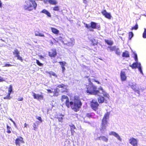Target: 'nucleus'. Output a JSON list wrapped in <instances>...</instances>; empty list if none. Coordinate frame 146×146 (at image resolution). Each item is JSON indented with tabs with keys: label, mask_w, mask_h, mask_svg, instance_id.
Here are the masks:
<instances>
[{
	"label": "nucleus",
	"mask_w": 146,
	"mask_h": 146,
	"mask_svg": "<svg viewBox=\"0 0 146 146\" xmlns=\"http://www.w3.org/2000/svg\"><path fill=\"white\" fill-rule=\"evenodd\" d=\"M134 59L136 61H137V55L136 54H134Z\"/></svg>",
	"instance_id": "nucleus-50"
},
{
	"label": "nucleus",
	"mask_w": 146,
	"mask_h": 146,
	"mask_svg": "<svg viewBox=\"0 0 146 146\" xmlns=\"http://www.w3.org/2000/svg\"><path fill=\"white\" fill-rule=\"evenodd\" d=\"M120 77L121 81L122 82L125 81L127 79V76H126L125 72L123 70H121V71Z\"/></svg>",
	"instance_id": "nucleus-11"
},
{
	"label": "nucleus",
	"mask_w": 146,
	"mask_h": 146,
	"mask_svg": "<svg viewBox=\"0 0 146 146\" xmlns=\"http://www.w3.org/2000/svg\"><path fill=\"white\" fill-rule=\"evenodd\" d=\"M93 80L94 81V82H97L98 84H100V82L98 81H97V80H96L95 79H93Z\"/></svg>",
	"instance_id": "nucleus-57"
},
{
	"label": "nucleus",
	"mask_w": 146,
	"mask_h": 146,
	"mask_svg": "<svg viewBox=\"0 0 146 146\" xmlns=\"http://www.w3.org/2000/svg\"><path fill=\"white\" fill-rule=\"evenodd\" d=\"M23 100V97H20L17 99V100L18 101H21Z\"/></svg>",
	"instance_id": "nucleus-47"
},
{
	"label": "nucleus",
	"mask_w": 146,
	"mask_h": 146,
	"mask_svg": "<svg viewBox=\"0 0 146 146\" xmlns=\"http://www.w3.org/2000/svg\"><path fill=\"white\" fill-rule=\"evenodd\" d=\"M67 86H68L67 85H65L64 84H59L57 86V87L59 88H61L64 89V90L62 91V93L68 92V90L67 89Z\"/></svg>",
	"instance_id": "nucleus-14"
},
{
	"label": "nucleus",
	"mask_w": 146,
	"mask_h": 146,
	"mask_svg": "<svg viewBox=\"0 0 146 146\" xmlns=\"http://www.w3.org/2000/svg\"><path fill=\"white\" fill-rule=\"evenodd\" d=\"M36 62L37 64L40 66H43V64L40 63L38 60H36Z\"/></svg>",
	"instance_id": "nucleus-38"
},
{
	"label": "nucleus",
	"mask_w": 146,
	"mask_h": 146,
	"mask_svg": "<svg viewBox=\"0 0 146 146\" xmlns=\"http://www.w3.org/2000/svg\"><path fill=\"white\" fill-rule=\"evenodd\" d=\"M48 2L50 4L54 5H56L57 3L56 0H48Z\"/></svg>",
	"instance_id": "nucleus-30"
},
{
	"label": "nucleus",
	"mask_w": 146,
	"mask_h": 146,
	"mask_svg": "<svg viewBox=\"0 0 146 146\" xmlns=\"http://www.w3.org/2000/svg\"><path fill=\"white\" fill-rule=\"evenodd\" d=\"M138 29V25L137 24V23L135 25V26L132 27L131 29V30H137Z\"/></svg>",
	"instance_id": "nucleus-36"
},
{
	"label": "nucleus",
	"mask_w": 146,
	"mask_h": 146,
	"mask_svg": "<svg viewBox=\"0 0 146 146\" xmlns=\"http://www.w3.org/2000/svg\"><path fill=\"white\" fill-rule=\"evenodd\" d=\"M69 126L70 128V130H74V129H76V127L73 124H72L71 125H69Z\"/></svg>",
	"instance_id": "nucleus-41"
},
{
	"label": "nucleus",
	"mask_w": 146,
	"mask_h": 146,
	"mask_svg": "<svg viewBox=\"0 0 146 146\" xmlns=\"http://www.w3.org/2000/svg\"><path fill=\"white\" fill-rule=\"evenodd\" d=\"M86 78H88V76H86Z\"/></svg>",
	"instance_id": "nucleus-62"
},
{
	"label": "nucleus",
	"mask_w": 146,
	"mask_h": 146,
	"mask_svg": "<svg viewBox=\"0 0 146 146\" xmlns=\"http://www.w3.org/2000/svg\"><path fill=\"white\" fill-rule=\"evenodd\" d=\"M143 38H146V29H144V31L143 34Z\"/></svg>",
	"instance_id": "nucleus-42"
},
{
	"label": "nucleus",
	"mask_w": 146,
	"mask_h": 146,
	"mask_svg": "<svg viewBox=\"0 0 146 146\" xmlns=\"http://www.w3.org/2000/svg\"><path fill=\"white\" fill-rule=\"evenodd\" d=\"M95 114L94 113H87L86 115V116L88 118H94Z\"/></svg>",
	"instance_id": "nucleus-26"
},
{
	"label": "nucleus",
	"mask_w": 146,
	"mask_h": 146,
	"mask_svg": "<svg viewBox=\"0 0 146 146\" xmlns=\"http://www.w3.org/2000/svg\"><path fill=\"white\" fill-rule=\"evenodd\" d=\"M36 119L39 120L40 123H42V120L40 117L39 116L36 117Z\"/></svg>",
	"instance_id": "nucleus-45"
},
{
	"label": "nucleus",
	"mask_w": 146,
	"mask_h": 146,
	"mask_svg": "<svg viewBox=\"0 0 146 146\" xmlns=\"http://www.w3.org/2000/svg\"><path fill=\"white\" fill-rule=\"evenodd\" d=\"M109 115L110 113L109 112H107L104 114L102 120L101 131H103L106 129L108 123L107 119H109Z\"/></svg>",
	"instance_id": "nucleus-5"
},
{
	"label": "nucleus",
	"mask_w": 146,
	"mask_h": 146,
	"mask_svg": "<svg viewBox=\"0 0 146 146\" xmlns=\"http://www.w3.org/2000/svg\"><path fill=\"white\" fill-rule=\"evenodd\" d=\"M35 35L36 36L44 37V35L43 33H41L38 31H35Z\"/></svg>",
	"instance_id": "nucleus-22"
},
{
	"label": "nucleus",
	"mask_w": 146,
	"mask_h": 146,
	"mask_svg": "<svg viewBox=\"0 0 146 146\" xmlns=\"http://www.w3.org/2000/svg\"><path fill=\"white\" fill-rule=\"evenodd\" d=\"M47 1H48V0H46V1H44V2L45 3H47Z\"/></svg>",
	"instance_id": "nucleus-61"
},
{
	"label": "nucleus",
	"mask_w": 146,
	"mask_h": 146,
	"mask_svg": "<svg viewBox=\"0 0 146 146\" xmlns=\"http://www.w3.org/2000/svg\"><path fill=\"white\" fill-rule=\"evenodd\" d=\"M48 55L51 57H55L57 55L56 50L55 49H52L48 52Z\"/></svg>",
	"instance_id": "nucleus-12"
},
{
	"label": "nucleus",
	"mask_w": 146,
	"mask_h": 146,
	"mask_svg": "<svg viewBox=\"0 0 146 146\" xmlns=\"http://www.w3.org/2000/svg\"><path fill=\"white\" fill-rule=\"evenodd\" d=\"M33 96L34 99H36L38 100H42L43 99V96L41 94H36L34 93H33Z\"/></svg>",
	"instance_id": "nucleus-16"
},
{
	"label": "nucleus",
	"mask_w": 146,
	"mask_h": 146,
	"mask_svg": "<svg viewBox=\"0 0 146 146\" xmlns=\"http://www.w3.org/2000/svg\"><path fill=\"white\" fill-rule=\"evenodd\" d=\"M40 13L45 14L47 15V16L49 17H51V15L50 13L48 11L45 9H43L41 12Z\"/></svg>",
	"instance_id": "nucleus-19"
},
{
	"label": "nucleus",
	"mask_w": 146,
	"mask_h": 146,
	"mask_svg": "<svg viewBox=\"0 0 146 146\" xmlns=\"http://www.w3.org/2000/svg\"><path fill=\"white\" fill-rule=\"evenodd\" d=\"M110 135H113L116 137L118 140H121V139L119 135L114 131H111L109 134Z\"/></svg>",
	"instance_id": "nucleus-18"
},
{
	"label": "nucleus",
	"mask_w": 146,
	"mask_h": 146,
	"mask_svg": "<svg viewBox=\"0 0 146 146\" xmlns=\"http://www.w3.org/2000/svg\"><path fill=\"white\" fill-rule=\"evenodd\" d=\"M59 121L62 122V121L63 117H57Z\"/></svg>",
	"instance_id": "nucleus-46"
},
{
	"label": "nucleus",
	"mask_w": 146,
	"mask_h": 146,
	"mask_svg": "<svg viewBox=\"0 0 146 146\" xmlns=\"http://www.w3.org/2000/svg\"><path fill=\"white\" fill-rule=\"evenodd\" d=\"M14 66L13 65H12L9 64H6L4 66H5V67H9V66Z\"/></svg>",
	"instance_id": "nucleus-48"
},
{
	"label": "nucleus",
	"mask_w": 146,
	"mask_h": 146,
	"mask_svg": "<svg viewBox=\"0 0 146 146\" xmlns=\"http://www.w3.org/2000/svg\"><path fill=\"white\" fill-rule=\"evenodd\" d=\"M53 10L56 11H59L60 10V9L59 7L57 6H54L53 8Z\"/></svg>",
	"instance_id": "nucleus-35"
},
{
	"label": "nucleus",
	"mask_w": 146,
	"mask_h": 146,
	"mask_svg": "<svg viewBox=\"0 0 146 146\" xmlns=\"http://www.w3.org/2000/svg\"><path fill=\"white\" fill-rule=\"evenodd\" d=\"M61 68L62 69V71L63 72L65 70V68L64 66L61 67Z\"/></svg>",
	"instance_id": "nucleus-54"
},
{
	"label": "nucleus",
	"mask_w": 146,
	"mask_h": 146,
	"mask_svg": "<svg viewBox=\"0 0 146 146\" xmlns=\"http://www.w3.org/2000/svg\"><path fill=\"white\" fill-rule=\"evenodd\" d=\"M48 74L50 75H51L53 76H54L56 77H57V75L54 72H49L48 73Z\"/></svg>",
	"instance_id": "nucleus-34"
},
{
	"label": "nucleus",
	"mask_w": 146,
	"mask_h": 146,
	"mask_svg": "<svg viewBox=\"0 0 146 146\" xmlns=\"http://www.w3.org/2000/svg\"><path fill=\"white\" fill-rule=\"evenodd\" d=\"M91 42V44L92 45L95 46L98 43V41L97 40L93 38L90 40Z\"/></svg>",
	"instance_id": "nucleus-21"
},
{
	"label": "nucleus",
	"mask_w": 146,
	"mask_h": 146,
	"mask_svg": "<svg viewBox=\"0 0 146 146\" xmlns=\"http://www.w3.org/2000/svg\"><path fill=\"white\" fill-rule=\"evenodd\" d=\"M15 143L16 145L20 146L21 144L25 143L23 138L21 136H19L15 140Z\"/></svg>",
	"instance_id": "nucleus-8"
},
{
	"label": "nucleus",
	"mask_w": 146,
	"mask_h": 146,
	"mask_svg": "<svg viewBox=\"0 0 146 146\" xmlns=\"http://www.w3.org/2000/svg\"><path fill=\"white\" fill-rule=\"evenodd\" d=\"M139 64L138 62L133 63L132 64L130 65L129 66L132 69L136 68L138 66Z\"/></svg>",
	"instance_id": "nucleus-25"
},
{
	"label": "nucleus",
	"mask_w": 146,
	"mask_h": 146,
	"mask_svg": "<svg viewBox=\"0 0 146 146\" xmlns=\"http://www.w3.org/2000/svg\"><path fill=\"white\" fill-rule=\"evenodd\" d=\"M13 53L15 55V57L17 58V59L19 60L22 62L23 59L22 57H21L19 55V52L17 49H15L13 52Z\"/></svg>",
	"instance_id": "nucleus-10"
},
{
	"label": "nucleus",
	"mask_w": 146,
	"mask_h": 146,
	"mask_svg": "<svg viewBox=\"0 0 146 146\" xmlns=\"http://www.w3.org/2000/svg\"><path fill=\"white\" fill-rule=\"evenodd\" d=\"M12 92V86L11 84L9 85V87L8 88V93H9L11 94V92Z\"/></svg>",
	"instance_id": "nucleus-33"
},
{
	"label": "nucleus",
	"mask_w": 146,
	"mask_h": 146,
	"mask_svg": "<svg viewBox=\"0 0 146 146\" xmlns=\"http://www.w3.org/2000/svg\"><path fill=\"white\" fill-rule=\"evenodd\" d=\"M59 90L58 88H56L54 90V91L53 92L54 94V95L55 96H58L59 94Z\"/></svg>",
	"instance_id": "nucleus-29"
},
{
	"label": "nucleus",
	"mask_w": 146,
	"mask_h": 146,
	"mask_svg": "<svg viewBox=\"0 0 146 146\" xmlns=\"http://www.w3.org/2000/svg\"><path fill=\"white\" fill-rule=\"evenodd\" d=\"M98 138L99 140H102L106 142H108V138L105 136H100L98 137Z\"/></svg>",
	"instance_id": "nucleus-20"
},
{
	"label": "nucleus",
	"mask_w": 146,
	"mask_h": 146,
	"mask_svg": "<svg viewBox=\"0 0 146 146\" xmlns=\"http://www.w3.org/2000/svg\"><path fill=\"white\" fill-rule=\"evenodd\" d=\"M129 143L133 146H137V141L133 137H131L129 139Z\"/></svg>",
	"instance_id": "nucleus-13"
},
{
	"label": "nucleus",
	"mask_w": 146,
	"mask_h": 146,
	"mask_svg": "<svg viewBox=\"0 0 146 146\" xmlns=\"http://www.w3.org/2000/svg\"><path fill=\"white\" fill-rule=\"evenodd\" d=\"M102 15L106 18L110 19L112 17L110 13H108L106 10H103L101 11Z\"/></svg>",
	"instance_id": "nucleus-9"
},
{
	"label": "nucleus",
	"mask_w": 146,
	"mask_h": 146,
	"mask_svg": "<svg viewBox=\"0 0 146 146\" xmlns=\"http://www.w3.org/2000/svg\"><path fill=\"white\" fill-rule=\"evenodd\" d=\"M115 53L118 55H119L120 54V52L118 48H116L115 50Z\"/></svg>",
	"instance_id": "nucleus-40"
},
{
	"label": "nucleus",
	"mask_w": 146,
	"mask_h": 146,
	"mask_svg": "<svg viewBox=\"0 0 146 146\" xmlns=\"http://www.w3.org/2000/svg\"><path fill=\"white\" fill-rule=\"evenodd\" d=\"M64 100H66L65 103L66 106L68 108L70 107L75 112L78 111L81 108L82 103L77 96H75L74 97L73 102L70 101L69 99L67 96L63 95L61 96V100L62 102H63Z\"/></svg>",
	"instance_id": "nucleus-1"
},
{
	"label": "nucleus",
	"mask_w": 146,
	"mask_h": 146,
	"mask_svg": "<svg viewBox=\"0 0 146 146\" xmlns=\"http://www.w3.org/2000/svg\"><path fill=\"white\" fill-rule=\"evenodd\" d=\"M28 125L26 123H25V124H24V128H25V127H27Z\"/></svg>",
	"instance_id": "nucleus-53"
},
{
	"label": "nucleus",
	"mask_w": 146,
	"mask_h": 146,
	"mask_svg": "<svg viewBox=\"0 0 146 146\" xmlns=\"http://www.w3.org/2000/svg\"><path fill=\"white\" fill-rule=\"evenodd\" d=\"M109 48L110 49V50L111 51H113L115 50V49H116V47L115 46H110L109 47Z\"/></svg>",
	"instance_id": "nucleus-39"
},
{
	"label": "nucleus",
	"mask_w": 146,
	"mask_h": 146,
	"mask_svg": "<svg viewBox=\"0 0 146 146\" xmlns=\"http://www.w3.org/2000/svg\"><path fill=\"white\" fill-rule=\"evenodd\" d=\"M90 106L92 109L96 111L98 109L99 104L94 99H93L90 102Z\"/></svg>",
	"instance_id": "nucleus-7"
},
{
	"label": "nucleus",
	"mask_w": 146,
	"mask_h": 146,
	"mask_svg": "<svg viewBox=\"0 0 146 146\" xmlns=\"http://www.w3.org/2000/svg\"><path fill=\"white\" fill-rule=\"evenodd\" d=\"M26 4L24 6V8L25 10L31 11L33 9L35 10L37 4L34 0H27L25 1Z\"/></svg>",
	"instance_id": "nucleus-3"
},
{
	"label": "nucleus",
	"mask_w": 146,
	"mask_h": 146,
	"mask_svg": "<svg viewBox=\"0 0 146 146\" xmlns=\"http://www.w3.org/2000/svg\"><path fill=\"white\" fill-rule=\"evenodd\" d=\"M83 1V2L85 3H87V0H82Z\"/></svg>",
	"instance_id": "nucleus-58"
},
{
	"label": "nucleus",
	"mask_w": 146,
	"mask_h": 146,
	"mask_svg": "<svg viewBox=\"0 0 146 146\" xmlns=\"http://www.w3.org/2000/svg\"><path fill=\"white\" fill-rule=\"evenodd\" d=\"M138 67V68L139 69V71L141 73H143L142 71V69H141V64L140 63L139 64V65Z\"/></svg>",
	"instance_id": "nucleus-44"
},
{
	"label": "nucleus",
	"mask_w": 146,
	"mask_h": 146,
	"mask_svg": "<svg viewBox=\"0 0 146 146\" xmlns=\"http://www.w3.org/2000/svg\"><path fill=\"white\" fill-rule=\"evenodd\" d=\"M104 41L105 43L111 46L113 44V42L112 40L105 39Z\"/></svg>",
	"instance_id": "nucleus-23"
},
{
	"label": "nucleus",
	"mask_w": 146,
	"mask_h": 146,
	"mask_svg": "<svg viewBox=\"0 0 146 146\" xmlns=\"http://www.w3.org/2000/svg\"><path fill=\"white\" fill-rule=\"evenodd\" d=\"M39 125V122L38 121H36L33 124V129L35 131H36L37 129V127Z\"/></svg>",
	"instance_id": "nucleus-27"
},
{
	"label": "nucleus",
	"mask_w": 146,
	"mask_h": 146,
	"mask_svg": "<svg viewBox=\"0 0 146 146\" xmlns=\"http://www.w3.org/2000/svg\"><path fill=\"white\" fill-rule=\"evenodd\" d=\"M99 89L100 90L101 93L97 95L99 96L97 100L99 103H102L106 100L107 99H109V95L104 90L102 87H100Z\"/></svg>",
	"instance_id": "nucleus-4"
},
{
	"label": "nucleus",
	"mask_w": 146,
	"mask_h": 146,
	"mask_svg": "<svg viewBox=\"0 0 146 146\" xmlns=\"http://www.w3.org/2000/svg\"><path fill=\"white\" fill-rule=\"evenodd\" d=\"M90 31H93V30H90Z\"/></svg>",
	"instance_id": "nucleus-63"
},
{
	"label": "nucleus",
	"mask_w": 146,
	"mask_h": 146,
	"mask_svg": "<svg viewBox=\"0 0 146 146\" xmlns=\"http://www.w3.org/2000/svg\"><path fill=\"white\" fill-rule=\"evenodd\" d=\"M5 81V79L4 78L0 76V82H3Z\"/></svg>",
	"instance_id": "nucleus-49"
},
{
	"label": "nucleus",
	"mask_w": 146,
	"mask_h": 146,
	"mask_svg": "<svg viewBox=\"0 0 146 146\" xmlns=\"http://www.w3.org/2000/svg\"><path fill=\"white\" fill-rule=\"evenodd\" d=\"M131 87L135 92L137 93L139 95L140 94L139 89L137 87L136 84L132 85L131 86Z\"/></svg>",
	"instance_id": "nucleus-17"
},
{
	"label": "nucleus",
	"mask_w": 146,
	"mask_h": 146,
	"mask_svg": "<svg viewBox=\"0 0 146 146\" xmlns=\"http://www.w3.org/2000/svg\"><path fill=\"white\" fill-rule=\"evenodd\" d=\"M70 131L72 135H73L74 133H75V132L74 131V130H70Z\"/></svg>",
	"instance_id": "nucleus-51"
},
{
	"label": "nucleus",
	"mask_w": 146,
	"mask_h": 146,
	"mask_svg": "<svg viewBox=\"0 0 146 146\" xmlns=\"http://www.w3.org/2000/svg\"><path fill=\"white\" fill-rule=\"evenodd\" d=\"M67 86H68L67 85H65L64 84H59L57 86V87L59 88H61L64 89V90L62 91V93L68 92V90L67 89Z\"/></svg>",
	"instance_id": "nucleus-15"
},
{
	"label": "nucleus",
	"mask_w": 146,
	"mask_h": 146,
	"mask_svg": "<svg viewBox=\"0 0 146 146\" xmlns=\"http://www.w3.org/2000/svg\"><path fill=\"white\" fill-rule=\"evenodd\" d=\"M10 95V94L9 93H8L7 95L5 97H3V99H10L11 98Z\"/></svg>",
	"instance_id": "nucleus-37"
},
{
	"label": "nucleus",
	"mask_w": 146,
	"mask_h": 146,
	"mask_svg": "<svg viewBox=\"0 0 146 146\" xmlns=\"http://www.w3.org/2000/svg\"><path fill=\"white\" fill-rule=\"evenodd\" d=\"M39 57L40 58H44V57L42 55H40L39 56Z\"/></svg>",
	"instance_id": "nucleus-60"
},
{
	"label": "nucleus",
	"mask_w": 146,
	"mask_h": 146,
	"mask_svg": "<svg viewBox=\"0 0 146 146\" xmlns=\"http://www.w3.org/2000/svg\"><path fill=\"white\" fill-rule=\"evenodd\" d=\"M61 66H64L66 64V62H59Z\"/></svg>",
	"instance_id": "nucleus-43"
},
{
	"label": "nucleus",
	"mask_w": 146,
	"mask_h": 146,
	"mask_svg": "<svg viewBox=\"0 0 146 146\" xmlns=\"http://www.w3.org/2000/svg\"><path fill=\"white\" fill-rule=\"evenodd\" d=\"M88 82H89V83H92L91 82V79L90 78H89L88 79Z\"/></svg>",
	"instance_id": "nucleus-55"
},
{
	"label": "nucleus",
	"mask_w": 146,
	"mask_h": 146,
	"mask_svg": "<svg viewBox=\"0 0 146 146\" xmlns=\"http://www.w3.org/2000/svg\"><path fill=\"white\" fill-rule=\"evenodd\" d=\"M51 30L52 31V32L54 33V34H58L59 33V31L57 30V29L53 28L51 27L50 28Z\"/></svg>",
	"instance_id": "nucleus-28"
},
{
	"label": "nucleus",
	"mask_w": 146,
	"mask_h": 146,
	"mask_svg": "<svg viewBox=\"0 0 146 146\" xmlns=\"http://www.w3.org/2000/svg\"><path fill=\"white\" fill-rule=\"evenodd\" d=\"M97 23L92 21L90 23V26L87 24H86L85 27L88 29H90L91 28L93 29H97L100 30V25H97Z\"/></svg>",
	"instance_id": "nucleus-6"
},
{
	"label": "nucleus",
	"mask_w": 146,
	"mask_h": 146,
	"mask_svg": "<svg viewBox=\"0 0 146 146\" xmlns=\"http://www.w3.org/2000/svg\"><path fill=\"white\" fill-rule=\"evenodd\" d=\"M2 7V3L1 1L0 0V8H1Z\"/></svg>",
	"instance_id": "nucleus-56"
},
{
	"label": "nucleus",
	"mask_w": 146,
	"mask_h": 146,
	"mask_svg": "<svg viewBox=\"0 0 146 146\" xmlns=\"http://www.w3.org/2000/svg\"><path fill=\"white\" fill-rule=\"evenodd\" d=\"M129 39L130 40L131 38L133 36V34L132 32H129Z\"/></svg>",
	"instance_id": "nucleus-32"
},
{
	"label": "nucleus",
	"mask_w": 146,
	"mask_h": 146,
	"mask_svg": "<svg viewBox=\"0 0 146 146\" xmlns=\"http://www.w3.org/2000/svg\"><path fill=\"white\" fill-rule=\"evenodd\" d=\"M86 92L91 95H96L101 93L100 90H98L96 86L94 85L92 83H88L86 85L84 88Z\"/></svg>",
	"instance_id": "nucleus-2"
},
{
	"label": "nucleus",
	"mask_w": 146,
	"mask_h": 146,
	"mask_svg": "<svg viewBox=\"0 0 146 146\" xmlns=\"http://www.w3.org/2000/svg\"><path fill=\"white\" fill-rule=\"evenodd\" d=\"M9 119L12 121V122L13 123H15V122L12 120V119L11 118Z\"/></svg>",
	"instance_id": "nucleus-59"
},
{
	"label": "nucleus",
	"mask_w": 146,
	"mask_h": 146,
	"mask_svg": "<svg viewBox=\"0 0 146 146\" xmlns=\"http://www.w3.org/2000/svg\"><path fill=\"white\" fill-rule=\"evenodd\" d=\"M47 91L48 92L50 93H52L53 92L51 91V90L50 89H47Z\"/></svg>",
	"instance_id": "nucleus-52"
},
{
	"label": "nucleus",
	"mask_w": 146,
	"mask_h": 146,
	"mask_svg": "<svg viewBox=\"0 0 146 146\" xmlns=\"http://www.w3.org/2000/svg\"><path fill=\"white\" fill-rule=\"evenodd\" d=\"M7 133H11V127L7 125Z\"/></svg>",
	"instance_id": "nucleus-31"
},
{
	"label": "nucleus",
	"mask_w": 146,
	"mask_h": 146,
	"mask_svg": "<svg viewBox=\"0 0 146 146\" xmlns=\"http://www.w3.org/2000/svg\"><path fill=\"white\" fill-rule=\"evenodd\" d=\"M122 56L123 57L128 58L129 57V55L128 52L127 51H125L123 53Z\"/></svg>",
	"instance_id": "nucleus-24"
}]
</instances>
